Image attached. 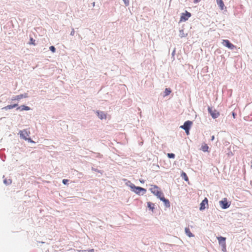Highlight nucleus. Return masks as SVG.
Here are the masks:
<instances>
[{"label":"nucleus","mask_w":252,"mask_h":252,"mask_svg":"<svg viewBox=\"0 0 252 252\" xmlns=\"http://www.w3.org/2000/svg\"><path fill=\"white\" fill-rule=\"evenodd\" d=\"M214 138H215V137H214V136L213 135V136H212L211 140H214Z\"/></svg>","instance_id":"c85d7f7f"},{"label":"nucleus","mask_w":252,"mask_h":252,"mask_svg":"<svg viewBox=\"0 0 252 252\" xmlns=\"http://www.w3.org/2000/svg\"><path fill=\"white\" fill-rule=\"evenodd\" d=\"M200 1V0H194V2L197 3V2H199Z\"/></svg>","instance_id":"bb28decb"},{"label":"nucleus","mask_w":252,"mask_h":252,"mask_svg":"<svg viewBox=\"0 0 252 252\" xmlns=\"http://www.w3.org/2000/svg\"><path fill=\"white\" fill-rule=\"evenodd\" d=\"M167 157L169 158H175V155L173 153H168L167 154Z\"/></svg>","instance_id":"4be33fe9"},{"label":"nucleus","mask_w":252,"mask_h":252,"mask_svg":"<svg viewBox=\"0 0 252 252\" xmlns=\"http://www.w3.org/2000/svg\"><path fill=\"white\" fill-rule=\"evenodd\" d=\"M232 115H233V118H234V119H235V118L236 114H235V113L234 112H233V113H232Z\"/></svg>","instance_id":"cd10ccee"},{"label":"nucleus","mask_w":252,"mask_h":252,"mask_svg":"<svg viewBox=\"0 0 252 252\" xmlns=\"http://www.w3.org/2000/svg\"><path fill=\"white\" fill-rule=\"evenodd\" d=\"M126 5H128L129 4V0H123Z\"/></svg>","instance_id":"a878e982"},{"label":"nucleus","mask_w":252,"mask_h":252,"mask_svg":"<svg viewBox=\"0 0 252 252\" xmlns=\"http://www.w3.org/2000/svg\"><path fill=\"white\" fill-rule=\"evenodd\" d=\"M17 106H18L17 104H15L13 105H8L7 106L4 107L3 108V109H4L5 110L11 109H12L13 108L17 107Z\"/></svg>","instance_id":"dca6fc26"},{"label":"nucleus","mask_w":252,"mask_h":252,"mask_svg":"<svg viewBox=\"0 0 252 252\" xmlns=\"http://www.w3.org/2000/svg\"><path fill=\"white\" fill-rule=\"evenodd\" d=\"M219 203L221 207L223 209L228 208L230 206V204L228 203L226 198H224L222 200L220 201Z\"/></svg>","instance_id":"423d86ee"},{"label":"nucleus","mask_w":252,"mask_h":252,"mask_svg":"<svg viewBox=\"0 0 252 252\" xmlns=\"http://www.w3.org/2000/svg\"><path fill=\"white\" fill-rule=\"evenodd\" d=\"M217 3L220 7L221 10H223L224 9V4L222 1V0H220L219 1H217Z\"/></svg>","instance_id":"4468645a"},{"label":"nucleus","mask_w":252,"mask_h":252,"mask_svg":"<svg viewBox=\"0 0 252 252\" xmlns=\"http://www.w3.org/2000/svg\"><path fill=\"white\" fill-rule=\"evenodd\" d=\"M17 110H20L21 111H24V110H30V108L28 106H25V105H22L20 107H18L17 108Z\"/></svg>","instance_id":"ddd939ff"},{"label":"nucleus","mask_w":252,"mask_h":252,"mask_svg":"<svg viewBox=\"0 0 252 252\" xmlns=\"http://www.w3.org/2000/svg\"><path fill=\"white\" fill-rule=\"evenodd\" d=\"M68 182V180H67V179H63V183L64 185H66L67 183Z\"/></svg>","instance_id":"393cba45"},{"label":"nucleus","mask_w":252,"mask_h":252,"mask_svg":"<svg viewBox=\"0 0 252 252\" xmlns=\"http://www.w3.org/2000/svg\"><path fill=\"white\" fill-rule=\"evenodd\" d=\"M94 252V249H91L89 251H88V252H87V250H82L81 251V252Z\"/></svg>","instance_id":"b1692460"},{"label":"nucleus","mask_w":252,"mask_h":252,"mask_svg":"<svg viewBox=\"0 0 252 252\" xmlns=\"http://www.w3.org/2000/svg\"><path fill=\"white\" fill-rule=\"evenodd\" d=\"M171 92V91L170 89L166 88V89H165V91H164L165 95H168L170 94Z\"/></svg>","instance_id":"6ab92c4d"},{"label":"nucleus","mask_w":252,"mask_h":252,"mask_svg":"<svg viewBox=\"0 0 252 252\" xmlns=\"http://www.w3.org/2000/svg\"><path fill=\"white\" fill-rule=\"evenodd\" d=\"M218 240L219 241V243L220 245H221L223 247H225V240L226 238L225 237H223L221 236L218 237Z\"/></svg>","instance_id":"9b49d317"},{"label":"nucleus","mask_w":252,"mask_h":252,"mask_svg":"<svg viewBox=\"0 0 252 252\" xmlns=\"http://www.w3.org/2000/svg\"><path fill=\"white\" fill-rule=\"evenodd\" d=\"M97 116L98 117L101 119H106V114L103 112H97Z\"/></svg>","instance_id":"f8f14e48"},{"label":"nucleus","mask_w":252,"mask_h":252,"mask_svg":"<svg viewBox=\"0 0 252 252\" xmlns=\"http://www.w3.org/2000/svg\"><path fill=\"white\" fill-rule=\"evenodd\" d=\"M27 97H28V95H27V94H21L18 95H16V96L13 97L12 98V100H19L23 98H26Z\"/></svg>","instance_id":"9d476101"},{"label":"nucleus","mask_w":252,"mask_h":252,"mask_svg":"<svg viewBox=\"0 0 252 252\" xmlns=\"http://www.w3.org/2000/svg\"><path fill=\"white\" fill-rule=\"evenodd\" d=\"M185 232L189 237H192L194 236V235L191 233L189 227L185 228Z\"/></svg>","instance_id":"2eb2a0df"},{"label":"nucleus","mask_w":252,"mask_h":252,"mask_svg":"<svg viewBox=\"0 0 252 252\" xmlns=\"http://www.w3.org/2000/svg\"><path fill=\"white\" fill-rule=\"evenodd\" d=\"M50 50L53 52L54 53L56 51V49L54 46H51L50 47Z\"/></svg>","instance_id":"5701e85b"},{"label":"nucleus","mask_w":252,"mask_h":252,"mask_svg":"<svg viewBox=\"0 0 252 252\" xmlns=\"http://www.w3.org/2000/svg\"><path fill=\"white\" fill-rule=\"evenodd\" d=\"M148 207L149 208L152 210V211H153L154 209V204L150 203V202H148Z\"/></svg>","instance_id":"412c9836"},{"label":"nucleus","mask_w":252,"mask_h":252,"mask_svg":"<svg viewBox=\"0 0 252 252\" xmlns=\"http://www.w3.org/2000/svg\"><path fill=\"white\" fill-rule=\"evenodd\" d=\"M191 16V14L186 11L185 13H183L181 16L180 22H184L189 19Z\"/></svg>","instance_id":"20e7f679"},{"label":"nucleus","mask_w":252,"mask_h":252,"mask_svg":"<svg viewBox=\"0 0 252 252\" xmlns=\"http://www.w3.org/2000/svg\"><path fill=\"white\" fill-rule=\"evenodd\" d=\"M29 44L31 45H35V40L33 38L31 37L30 39Z\"/></svg>","instance_id":"aec40b11"},{"label":"nucleus","mask_w":252,"mask_h":252,"mask_svg":"<svg viewBox=\"0 0 252 252\" xmlns=\"http://www.w3.org/2000/svg\"><path fill=\"white\" fill-rule=\"evenodd\" d=\"M208 110L213 118H217L220 116V113L216 110H212L210 107H208Z\"/></svg>","instance_id":"39448f33"},{"label":"nucleus","mask_w":252,"mask_h":252,"mask_svg":"<svg viewBox=\"0 0 252 252\" xmlns=\"http://www.w3.org/2000/svg\"><path fill=\"white\" fill-rule=\"evenodd\" d=\"M150 190L151 191L156 195L158 198L165 203L169 204V201L164 197L162 192L159 190V189L156 186L152 185Z\"/></svg>","instance_id":"f257e3e1"},{"label":"nucleus","mask_w":252,"mask_h":252,"mask_svg":"<svg viewBox=\"0 0 252 252\" xmlns=\"http://www.w3.org/2000/svg\"><path fill=\"white\" fill-rule=\"evenodd\" d=\"M71 34L73 35V32H72Z\"/></svg>","instance_id":"7c9ffc66"},{"label":"nucleus","mask_w":252,"mask_h":252,"mask_svg":"<svg viewBox=\"0 0 252 252\" xmlns=\"http://www.w3.org/2000/svg\"><path fill=\"white\" fill-rule=\"evenodd\" d=\"M191 124L192 122L191 121H188L184 123V125L181 126L180 127L184 129L185 131H187L189 129Z\"/></svg>","instance_id":"6e6552de"},{"label":"nucleus","mask_w":252,"mask_h":252,"mask_svg":"<svg viewBox=\"0 0 252 252\" xmlns=\"http://www.w3.org/2000/svg\"><path fill=\"white\" fill-rule=\"evenodd\" d=\"M186 132L187 133V134H189V130L186 131Z\"/></svg>","instance_id":"c756f323"},{"label":"nucleus","mask_w":252,"mask_h":252,"mask_svg":"<svg viewBox=\"0 0 252 252\" xmlns=\"http://www.w3.org/2000/svg\"><path fill=\"white\" fill-rule=\"evenodd\" d=\"M222 44L224 46L230 49H233L236 48L235 46L231 43L227 39H224L222 41Z\"/></svg>","instance_id":"0eeeda50"},{"label":"nucleus","mask_w":252,"mask_h":252,"mask_svg":"<svg viewBox=\"0 0 252 252\" xmlns=\"http://www.w3.org/2000/svg\"><path fill=\"white\" fill-rule=\"evenodd\" d=\"M208 205V200L207 198L205 199L200 203V210H203L206 208V206Z\"/></svg>","instance_id":"1a4fd4ad"},{"label":"nucleus","mask_w":252,"mask_h":252,"mask_svg":"<svg viewBox=\"0 0 252 252\" xmlns=\"http://www.w3.org/2000/svg\"><path fill=\"white\" fill-rule=\"evenodd\" d=\"M209 147L207 144H204L202 146L201 149L203 152H206L208 151Z\"/></svg>","instance_id":"a211bd4d"},{"label":"nucleus","mask_w":252,"mask_h":252,"mask_svg":"<svg viewBox=\"0 0 252 252\" xmlns=\"http://www.w3.org/2000/svg\"><path fill=\"white\" fill-rule=\"evenodd\" d=\"M181 176L186 181L189 182V178L186 173L184 172H182L181 173Z\"/></svg>","instance_id":"f3484780"},{"label":"nucleus","mask_w":252,"mask_h":252,"mask_svg":"<svg viewBox=\"0 0 252 252\" xmlns=\"http://www.w3.org/2000/svg\"><path fill=\"white\" fill-rule=\"evenodd\" d=\"M30 133V131H28L27 130H21L20 131V135L21 138L25 140H28L31 143H33L34 142L31 138H27L29 136Z\"/></svg>","instance_id":"7ed1b4c3"},{"label":"nucleus","mask_w":252,"mask_h":252,"mask_svg":"<svg viewBox=\"0 0 252 252\" xmlns=\"http://www.w3.org/2000/svg\"><path fill=\"white\" fill-rule=\"evenodd\" d=\"M129 187L130 188L131 190L134 192L135 193L140 195L141 193V191H143V193L142 194H143L146 192V190L140 187H136L134 184H131L129 185Z\"/></svg>","instance_id":"f03ea898"}]
</instances>
